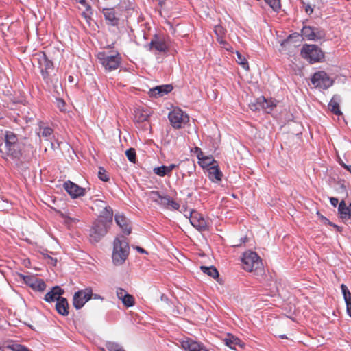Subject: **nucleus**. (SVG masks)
I'll return each instance as SVG.
<instances>
[{
  "mask_svg": "<svg viewBox=\"0 0 351 351\" xmlns=\"http://www.w3.org/2000/svg\"><path fill=\"white\" fill-rule=\"evenodd\" d=\"M132 12L133 8L126 2L121 3L114 8H104L102 11L106 23L112 26H117L121 16L127 19Z\"/></svg>",
  "mask_w": 351,
  "mask_h": 351,
  "instance_id": "f257e3e1",
  "label": "nucleus"
},
{
  "mask_svg": "<svg viewBox=\"0 0 351 351\" xmlns=\"http://www.w3.org/2000/svg\"><path fill=\"white\" fill-rule=\"evenodd\" d=\"M42 77L49 88H55L58 79L56 75H53L54 67L53 62L48 59L45 52H39L36 54Z\"/></svg>",
  "mask_w": 351,
  "mask_h": 351,
  "instance_id": "f03ea898",
  "label": "nucleus"
},
{
  "mask_svg": "<svg viewBox=\"0 0 351 351\" xmlns=\"http://www.w3.org/2000/svg\"><path fill=\"white\" fill-rule=\"evenodd\" d=\"M111 223L102 219L95 220L89 228V243L99 242L106 234Z\"/></svg>",
  "mask_w": 351,
  "mask_h": 351,
  "instance_id": "7ed1b4c3",
  "label": "nucleus"
},
{
  "mask_svg": "<svg viewBox=\"0 0 351 351\" xmlns=\"http://www.w3.org/2000/svg\"><path fill=\"white\" fill-rule=\"evenodd\" d=\"M5 145L3 147V152L1 153L2 157L11 156L14 158H19L21 156L17 136L11 132H8L5 136Z\"/></svg>",
  "mask_w": 351,
  "mask_h": 351,
  "instance_id": "20e7f679",
  "label": "nucleus"
},
{
  "mask_svg": "<svg viewBox=\"0 0 351 351\" xmlns=\"http://www.w3.org/2000/svg\"><path fill=\"white\" fill-rule=\"evenodd\" d=\"M91 208L98 219H102L106 221H112L113 211L112 209L107 205L106 202L100 199H95L91 201Z\"/></svg>",
  "mask_w": 351,
  "mask_h": 351,
  "instance_id": "39448f33",
  "label": "nucleus"
},
{
  "mask_svg": "<svg viewBox=\"0 0 351 351\" xmlns=\"http://www.w3.org/2000/svg\"><path fill=\"white\" fill-rule=\"evenodd\" d=\"M129 249L127 242L121 241L119 238L114 239L112 256L114 265H121L125 262L129 254Z\"/></svg>",
  "mask_w": 351,
  "mask_h": 351,
  "instance_id": "423d86ee",
  "label": "nucleus"
},
{
  "mask_svg": "<svg viewBox=\"0 0 351 351\" xmlns=\"http://www.w3.org/2000/svg\"><path fill=\"white\" fill-rule=\"evenodd\" d=\"M301 56L311 64L321 62L324 58V53L318 46L308 44L303 45Z\"/></svg>",
  "mask_w": 351,
  "mask_h": 351,
  "instance_id": "0eeeda50",
  "label": "nucleus"
},
{
  "mask_svg": "<svg viewBox=\"0 0 351 351\" xmlns=\"http://www.w3.org/2000/svg\"><path fill=\"white\" fill-rule=\"evenodd\" d=\"M241 261L243 269L250 272L260 269L263 265L261 258L252 251L243 253Z\"/></svg>",
  "mask_w": 351,
  "mask_h": 351,
  "instance_id": "6e6552de",
  "label": "nucleus"
},
{
  "mask_svg": "<svg viewBox=\"0 0 351 351\" xmlns=\"http://www.w3.org/2000/svg\"><path fill=\"white\" fill-rule=\"evenodd\" d=\"M97 58L106 70L112 71L117 69L121 62V57L119 53L115 55H106L104 52H99Z\"/></svg>",
  "mask_w": 351,
  "mask_h": 351,
  "instance_id": "1a4fd4ad",
  "label": "nucleus"
},
{
  "mask_svg": "<svg viewBox=\"0 0 351 351\" xmlns=\"http://www.w3.org/2000/svg\"><path fill=\"white\" fill-rule=\"evenodd\" d=\"M169 120L171 125L179 129L189 121V117L180 108H175L169 113Z\"/></svg>",
  "mask_w": 351,
  "mask_h": 351,
  "instance_id": "9d476101",
  "label": "nucleus"
},
{
  "mask_svg": "<svg viewBox=\"0 0 351 351\" xmlns=\"http://www.w3.org/2000/svg\"><path fill=\"white\" fill-rule=\"evenodd\" d=\"M311 82L315 87L327 89L333 84V81L324 71H318L313 75Z\"/></svg>",
  "mask_w": 351,
  "mask_h": 351,
  "instance_id": "9b49d317",
  "label": "nucleus"
},
{
  "mask_svg": "<svg viewBox=\"0 0 351 351\" xmlns=\"http://www.w3.org/2000/svg\"><path fill=\"white\" fill-rule=\"evenodd\" d=\"M19 277L33 290L43 291L46 288V284L44 280L35 276L20 274Z\"/></svg>",
  "mask_w": 351,
  "mask_h": 351,
  "instance_id": "f8f14e48",
  "label": "nucleus"
},
{
  "mask_svg": "<svg viewBox=\"0 0 351 351\" xmlns=\"http://www.w3.org/2000/svg\"><path fill=\"white\" fill-rule=\"evenodd\" d=\"M149 50L154 51L156 54L167 53L169 51V46L165 38L155 36L149 43Z\"/></svg>",
  "mask_w": 351,
  "mask_h": 351,
  "instance_id": "ddd939ff",
  "label": "nucleus"
},
{
  "mask_svg": "<svg viewBox=\"0 0 351 351\" xmlns=\"http://www.w3.org/2000/svg\"><path fill=\"white\" fill-rule=\"evenodd\" d=\"M189 219L191 225L199 231H206L208 230L207 222L199 213L195 210L191 211Z\"/></svg>",
  "mask_w": 351,
  "mask_h": 351,
  "instance_id": "4468645a",
  "label": "nucleus"
},
{
  "mask_svg": "<svg viewBox=\"0 0 351 351\" xmlns=\"http://www.w3.org/2000/svg\"><path fill=\"white\" fill-rule=\"evenodd\" d=\"M302 34L309 40L322 39L325 36V33L322 29L311 26H304L302 29Z\"/></svg>",
  "mask_w": 351,
  "mask_h": 351,
  "instance_id": "2eb2a0df",
  "label": "nucleus"
},
{
  "mask_svg": "<svg viewBox=\"0 0 351 351\" xmlns=\"http://www.w3.org/2000/svg\"><path fill=\"white\" fill-rule=\"evenodd\" d=\"M181 346L184 350L188 351H208L202 344L190 338L182 340Z\"/></svg>",
  "mask_w": 351,
  "mask_h": 351,
  "instance_id": "dca6fc26",
  "label": "nucleus"
},
{
  "mask_svg": "<svg viewBox=\"0 0 351 351\" xmlns=\"http://www.w3.org/2000/svg\"><path fill=\"white\" fill-rule=\"evenodd\" d=\"M64 188L66 191L73 198H76L81 195H83L85 192V189L80 187L75 183L68 181L64 184Z\"/></svg>",
  "mask_w": 351,
  "mask_h": 351,
  "instance_id": "f3484780",
  "label": "nucleus"
},
{
  "mask_svg": "<svg viewBox=\"0 0 351 351\" xmlns=\"http://www.w3.org/2000/svg\"><path fill=\"white\" fill-rule=\"evenodd\" d=\"M173 88L171 84L156 86L149 90V95L154 97H162L171 92Z\"/></svg>",
  "mask_w": 351,
  "mask_h": 351,
  "instance_id": "a211bd4d",
  "label": "nucleus"
},
{
  "mask_svg": "<svg viewBox=\"0 0 351 351\" xmlns=\"http://www.w3.org/2000/svg\"><path fill=\"white\" fill-rule=\"evenodd\" d=\"M114 220L117 226L121 229L122 232L125 234H130L131 232V227L128 219L122 213H116Z\"/></svg>",
  "mask_w": 351,
  "mask_h": 351,
  "instance_id": "6ab92c4d",
  "label": "nucleus"
},
{
  "mask_svg": "<svg viewBox=\"0 0 351 351\" xmlns=\"http://www.w3.org/2000/svg\"><path fill=\"white\" fill-rule=\"evenodd\" d=\"M88 302V293L86 290L76 292L73 295V304L76 309H80Z\"/></svg>",
  "mask_w": 351,
  "mask_h": 351,
  "instance_id": "aec40b11",
  "label": "nucleus"
},
{
  "mask_svg": "<svg viewBox=\"0 0 351 351\" xmlns=\"http://www.w3.org/2000/svg\"><path fill=\"white\" fill-rule=\"evenodd\" d=\"M150 113L147 110L137 108L134 112V121L138 123H145V128H150L149 123H146L149 117Z\"/></svg>",
  "mask_w": 351,
  "mask_h": 351,
  "instance_id": "412c9836",
  "label": "nucleus"
},
{
  "mask_svg": "<svg viewBox=\"0 0 351 351\" xmlns=\"http://www.w3.org/2000/svg\"><path fill=\"white\" fill-rule=\"evenodd\" d=\"M338 213L342 220H351V203L347 204L344 200H341L339 204Z\"/></svg>",
  "mask_w": 351,
  "mask_h": 351,
  "instance_id": "4be33fe9",
  "label": "nucleus"
},
{
  "mask_svg": "<svg viewBox=\"0 0 351 351\" xmlns=\"http://www.w3.org/2000/svg\"><path fill=\"white\" fill-rule=\"evenodd\" d=\"M64 293V291L58 286H56L51 289L50 291L45 295V300L47 302H53L60 299L61 295Z\"/></svg>",
  "mask_w": 351,
  "mask_h": 351,
  "instance_id": "5701e85b",
  "label": "nucleus"
},
{
  "mask_svg": "<svg viewBox=\"0 0 351 351\" xmlns=\"http://www.w3.org/2000/svg\"><path fill=\"white\" fill-rule=\"evenodd\" d=\"M1 351H31L27 347L16 343L13 341H6L2 343Z\"/></svg>",
  "mask_w": 351,
  "mask_h": 351,
  "instance_id": "b1692460",
  "label": "nucleus"
},
{
  "mask_svg": "<svg viewBox=\"0 0 351 351\" xmlns=\"http://www.w3.org/2000/svg\"><path fill=\"white\" fill-rule=\"evenodd\" d=\"M340 96L334 95L328 104V109L335 115H341L342 112L339 108Z\"/></svg>",
  "mask_w": 351,
  "mask_h": 351,
  "instance_id": "393cba45",
  "label": "nucleus"
},
{
  "mask_svg": "<svg viewBox=\"0 0 351 351\" xmlns=\"http://www.w3.org/2000/svg\"><path fill=\"white\" fill-rule=\"evenodd\" d=\"M56 309L59 314L64 316L67 315L69 314V304L67 300L64 298L58 299L56 304Z\"/></svg>",
  "mask_w": 351,
  "mask_h": 351,
  "instance_id": "a878e982",
  "label": "nucleus"
},
{
  "mask_svg": "<svg viewBox=\"0 0 351 351\" xmlns=\"http://www.w3.org/2000/svg\"><path fill=\"white\" fill-rule=\"evenodd\" d=\"M223 341L225 344L231 349L235 350L237 346L240 347L243 346L241 340L231 334H228L227 337L223 339Z\"/></svg>",
  "mask_w": 351,
  "mask_h": 351,
  "instance_id": "bb28decb",
  "label": "nucleus"
},
{
  "mask_svg": "<svg viewBox=\"0 0 351 351\" xmlns=\"http://www.w3.org/2000/svg\"><path fill=\"white\" fill-rule=\"evenodd\" d=\"M222 176L223 174L217 165L211 166L208 169V178L211 181H221Z\"/></svg>",
  "mask_w": 351,
  "mask_h": 351,
  "instance_id": "cd10ccee",
  "label": "nucleus"
},
{
  "mask_svg": "<svg viewBox=\"0 0 351 351\" xmlns=\"http://www.w3.org/2000/svg\"><path fill=\"white\" fill-rule=\"evenodd\" d=\"M258 102L267 113L271 111L273 108L276 106V104L273 100L266 99L264 97L258 99Z\"/></svg>",
  "mask_w": 351,
  "mask_h": 351,
  "instance_id": "c85d7f7f",
  "label": "nucleus"
},
{
  "mask_svg": "<svg viewBox=\"0 0 351 351\" xmlns=\"http://www.w3.org/2000/svg\"><path fill=\"white\" fill-rule=\"evenodd\" d=\"M200 269L202 271L208 276L213 278L214 279L219 277V272L217 269L214 266L206 267V266H201Z\"/></svg>",
  "mask_w": 351,
  "mask_h": 351,
  "instance_id": "c756f323",
  "label": "nucleus"
},
{
  "mask_svg": "<svg viewBox=\"0 0 351 351\" xmlns=\"http://www.w3.org/2000/svg\"><path fill=\"white\" fill-rule=\"evenodd\" d=\"M153 172L160 177H164L165 176H169L171 174L169 171L168 167L165 165H162L160 167H154L153 169Z\"/></svg>",
  "mask_w": 351,
  "mask_h": 351,
  "instance_id": "7c9ffc66",
  "label": "nucleus"
},
{
  "mask_svg": "<svg viewBox=\"0 0 351 351\" xmlns=\"http://www.w3.org/2000/svg\"><path fill=\"white\" fill-rule=\"evenodd\" d=\"M236 54L237 57V62L241 65L245 70H249L248 62L245 58L238 51H236Z\"/></svg>",
  "mask_w": 351,
  "mask_h": 351,
  "instance_id": "2f4dec72",
  "label": "nucleus"
},
{
  "mask_svg": "<svg viewBox=\"0 0 351 351\" xmlns=\"http://www.w3.org/2000/svg\"><path fill=\"white\" fill-rule=\"evenodd\" d=\"M213 162H216L212 156H204L202 155V158L199 160V164L202 167H208L213 165Z\"/></svg>",
  "mask_w": 351,
  "mask_h": 351,
  "instance_id": "473e14b6",
  "label": "nucleus"
},
{
  "mask_svg": "<svg viewBox=\"0 0 351 351\" xmlns=\"http://www.w3.org/2000/svg\"><path fill=\"white\" fill-rule=\"evenodd\" d=\"M162 195L158 191H152L148 193L149 198L158 205Z\"/></svg>",
  "mask_w": 351,
  "mask_h": 351,
  "instance_id": "72a5a7b5",
  "label": "nucleus"
},
{
  "mask_svg": "<svg viewBox=\"0 0 351 351\" xmlns=\"http://www.w3.org/2000/svg\"><path fill=\"white\" fill-rule=\"evenodd\" d=\"M106 346L108 351H125L121 345L115 342H107Z\"/></svg>",
  "mask_w": 351,
  "mask_h": 351,
  "instance_id": "f704fd0d",
  "label": "nucleus"
},
{
  "mask_svg": "<svg viewBox=\"0 0 351 351\" xmlns=\"http://www.w3.org/2000/svg\"><path fill=\"white\" fill-rule=\"evenodd\" d=\"M122 302L125 306L131 307L134 305V298L132 295L126 293L124 295V298H122Z\"/></svg>",
  "mask_w": 351,
  "mask_h": 351,
  "instance_id": "c9c22d12",
  "label": "nucleus"
},
{
  "mask_svg": "<svg viewBox=\"0 0 351 351\" xmlns=\"http://www.w3.org/2000/svg\"><path fill=\"white\" fill-rule=\"evenodd\" d=\"M128 160L134 164L136 162V153L134 148H130L125 151Z\"/></svg>",
  "mask_w": 351,
  "mask_h": 351,
  "instance_id": "e433bc0d",
  "label": "nucleus"
},
{
  "mask_svg": "<svg viewBox=\"0 0 351 351\" xmlns=\"http://www.w3.org/2000/svg\"><path fill=\"white\" fill-rule=\"evenodd\" d=\"M98 178L103 182H108L110 180L109 175L106 169L102 167H99Z\"/></svg>",
  "mask_w": 351,
  "mask_h": 351,
  "instance_id": "4c0bfd02",
  "label": "nucleus"
},
{
  "mask_svg": "<svg viewBox=\"0 0 351 351\" xmlns=\"http://www.w3.org/2000/svg\"><path fill=\"white\" fill-rule=\"evenodd\" d=\"M214 31L217 35V40L222 42V38H223L226 34V29L221 25H216Z\"/></svg>",
  "mask_w": 351,
  "mask_h": 351,
  "instance_id": "58836bf2",
  "label": "nucleus"
},
{
  "mask_svg": "<svg viewBox=\"0 0 351 351\" xmlns=\"http://www.w3.org/2000/svg\"><path fill=\"white\" fill-rule=\"evenodd\" d=\"M274 11L278 12L281 8L280 0H265Z\"/></svg>",
  "mask_w": 351,
  "mask_h": 351,
  "instance_id": "ea45409f",
  "label": "nucleus"
},
{
  "mask_svg": "<svg viewBox=\"0 0 351 351\" xmlns=\"http://www.w3.org/2000/svg\"><path fill=\"white\" fill-rule=\"evenodd\" d=\"M170 196L167 195H162L158 205L167 209L168 208V204L170 202Z\"/></svg>",
  "mask_w": 351,
  "mask_h": 351,
  "instance_id": "a19ab883",
  "label": "nucleus"
},
{
  "mask_svg": "<svg viewBox=\"0 0 351 351\" xmlns=\"http://www.w3.org/2000/svg\"><path fill=\"white\" fill-rule=\"evenodd\" d=\"M56 104L61 112H64L66 110V103L62 99L56 98Z\"/></svg>",
  "mask_w": 351,
  "mask_h": 351,
  "instance_id": "79ce46f5",
  "label": "nucleus"
},
{
  "mask_svg": "<svg viewBox=\"0 0 351 351\" xmlns=\"http://www.w3.org/2000/svg\"><path fill=\"white\" fill-rule=\"evenodd\" d=\"M180 207V204L178 203L177 202H176L175 200H173L171 197L170 202H169V203L168 204V208L167 209L172 210H178Z\"/></svg>",
  "mask_w": 351,
  "mask_h": 351,
  "instance_id": "37998d69",
  "label": "nucleus"
},
{
  "mask_svg": "<svg viewBox=\"0 0 351 351\" xmlns=\"http://www.w3.org/2000/svg\"><path fill=\"white\" fill-rule=\"evenodd\" d=\"M341 292L343 293L344 300L351 298V293L349 291V289H348L346 285H345L344 284H342L341 285Z\"/></svg>",
  "mask_w": 351,
  "mask_h": 351,
  "instance_id": "c03bdc74",
  "label": "nucleus"
},
{
  "mask_svg": "<svg viewBox=\"0 0 351 351\" xmlns=\"http://www.w3.org/2000/svg\"><path fill=\"white\" fill-rule=\"evenodd\" d=\"M53 133V130L51 128L46 127L41 131V136L47 138L50 136Z\"/></svg>",
  "mask_w": 351,
  "mask_h": 351,
  "instance_id": "a18cd8bd",
  "label": "nucleus"
},
{
  "mask_svg": "<svg viewBox=\"0 0 351 351\" xmlns=\"http://www.w3.org/2000/svg\"><path fill=\"white\" fill-rule=\"evenodd\" d=\"M304 11L308 15H311L313 12V8L308 3H305L302 2Z\"/></svg>",
  "mask_w": 351,
  "mask_h": 351,
  "instance_id": "49530a36",
  "label": "nucleus"
},
{
  "mask_svg": "<svg viewBox=\"0 0 351 351\" xmlns=\"http://www.w3.org/2000/svg\"><path fill=\"white\" fill-rule=\"evenodd\" d=\"M192 152L196 155L198 160H201L202 158V155L204 154L203 152L199 147H195Z\"/></svg>",
  "mask_w": 351,
  "mask_h": 351,
  "instance_id": "de8ad7c7",
  "label": "nucleus"
},
{
  "mask_svg": "<svg viewBox=\"0 0 351 351\" xmlns=\"http://www.w3.org/2000/svg\"><path fill=\"white\" fill-rule=\"evenodd\" d=\"M317 215H318L319 218L322 221V222L326 225H332V222L329 221L326 217L323 216L319 212L317 213Z\"/></svg>",
  "mask_w": 351,
  "mask_h": 351,
  "instance_id": "09e8293b",
  "label": "nucleus"
},
{
  "mask_svg": "<svg viewBox=\"0 0 351 351\" xmlns=\"http://www.w3.org/2000/svg\"><path fill=\"white\" fill-rule=\"evenodd\" d=\"M127 293V291L122 289L118 288L117 290V295L119 300L122 301V298H124V295Z\"/></svg>",
  "mask_w": 351,
  "mask_h": 351,
  "instance_id": "8fccbe9b",
  "label": "nucleus"
},
{
  "mask_svg": "<svg viewBox=\"0 0 351 351\" xmlns=\"http://www.w3.org/2000/svg\"><path fill=\"white\" fill-rule=\"evenodd\" d=\"M88 298H89V301L93 299H99L102 302L104 300V298L101 296H100L99 295L93 293L92 290L90 289H89Z\"/></svg>",
  "mask_w": 351,
  "mask_h": 351,
  "instance_id": "3c124183",
  "label": "nucleus"
},
{
  "mask_svg": "<svg viewBox=\"0 0 351 351\" xmlns=\"http://www.w3.org/2000/svg\"><path fill=\"white\" fill-rule=\"evenodd\" d=\"M348 315L351 317V298L345 299Z\"/></svg>",
  "mask_w": 351,
  "mask_h": 351,
  "instance_id": "603ef678",
  "label": "nucleus"
},
{
  "mask_svg": "<svg viewBox=\"0 0 351 351\" xmlns=\"http://www.w3.org/2000/svg\"><path fill=\"white\" fill-rule=\"evenodd\" d=\"M217 41L220 43L221 47H223V48H225L228 51L230 50L229 45H228V43L226 40H223V38H222V42L221 40H217Z\"/></svg>",
  "mask_w": 351,
  "mask_h": 351,
  "instance_id": "864d4df0",
  "label": "nucleus"
},
{
  "mask_svg": "<svg viewBox=\"0 0 351 351\" xmlns=\"http://www.w3.org/2000/svg\"><path fill=\"white\" fill-rule=\"evenodd\" d=\"M330 204H331L333 206H335H335L338 204V203H339V200H338V199H337V198H336V197H330Z\"/></svg>",
  "mask_w": 351,
  "mask_h": 351,
  "instance_id": "5fc2aeb1",
  "label": "nucleus"
},
{
  "mask_svg": "<svg viewBox=\"0 0 351 351\" xmlns=\"http://www.w3.org/2000/svg\"><path fill=\"white\" fill-rule=\"evenodd\" d=\"M341 167H343L345 169L349 171L351 173V165H347L343 162H339Z\"/></svg>",
  "mask_w": 351,
  "mask_h": 351,
  "instance_id": "6e6d98bb",
  "label": "nucleus"
},
{
  "mask_svg": "<svg viewBox=\"0 0 351 351\" xmlns=\"http://www.w3.org/2000/svg\"><path fill=\"white\" fill-rule=\"evenodd\" d=\"M330 226L334 227L337 230V231H338L339 232H341L342 230H343V228L342 227H340V226H337V225H336V224H335L333 223H332V225H330Z\"/></svg>",
  "mask_w": 351,
  "mask_h": 351,
  "instance_id": "4d7b16f0",
  "label": "nucleus"
},
{
  "mask_svg": "<svg viewBox=\"0 0 351 351\" xmlns=\"http://www.w3.org/2000/svg\"><path fill=\"white\" fill-rule=\"evenodd\" d=\"M168 167V169H169V171H170V173H171V171L178 167L177 165L176 164H171L170 165L167 166Z\"/></svg>",
  "mask_w": 351,
  "mask_h": 351,
  "instance_id": "13d9d810",
  "label": "nucleus"
},
{
  "mask_svg": "<svg viewBox=\"0 0 351 351\" xmlns=\"http://www.w3.org/2000/svg\"><path fill=\"white\" fill-rule=\"evenodd\" d=\"M136 250L138 252H139L142 254H147V252L141 247H136Z\"/></svg>",
  "mask_w": 351,
  "mask_h": 351,
  "instance_id": "bf43d9fd",
  "label": "nucleus"
},
{
  "mask_svg": "<svg viewBox=\"0 0 351 351\" xmlns=\"http://www.w3.org/2000/svg\"><path fill=\"white\" fill-rule=\"evenodd\" d=\"M3 140L2 138H0V153H3Z\"/></svg>",
  "mask_w": 351,
  "mask_h": 351,
  "instance_id": "052dcab7",
  "label": "nucleus"
},
{
  "mask_svg": "<svg viewBox=\"0 0 351 351\" xmlns=\"http://www.w3.org/2000/svg\"><path fill=\"white\" fill-rule=\"evenodd\" d=\"M82 16L88 22V15L85 12H82Z\"/></svg>",
  "mask_w": 351,
  "mask_h": 351,
  "instance_id": "680f3d73",
  "label": "nucleus"
},
{
  "mask_svg": "<svg viewBox=\"0 0 351 351\" xmlns=\"http://www.w3.org/2000/svg\"><path fill=\"white\" fill-rule=\"evenodd\" d=\"M68 81L70 82V83H74L75 82V80H74V77L71 75H69L68 77Z\"/></svg>",
  "mask_w": 351,
  "mask_h": 351,
  "instance_id": "e2e57ef3",
  "label": "nucleus"
},
{
  "mask_svg": "<svg viewBox=\"0 0 351 351\" xmlns=\"http://www.w3.org/2000/svg\"><path fill=\"white\" fill-rule=\"evenodd\" d=\"M241 243H245L247 241V238L246 237L241 238Z\"/></svg>",
  "mask_w": 351,
  "mask_h": 351,
  "instance_id": "0e129e2a",
  "label": "nucleus"
},
{
  "mask_svg": "<svg viewBox=\"0 0 351 351\" xmlns=\"http://www.w3.org/2000/svg\"><path fill=\"white\" fill-rule=\"evenodd\" d=\"M279 337L281 339H287V337L286 336V335H281Z\"/></svg>",
  "mask_w": 351,
  "mask_h": 351,
  "instance_id": "69168bd1",
  "label": "nucleus"
},
{
  "mask_svg": "<svg viewBox=\"0 0 351 351\" xmlns=\"http://www.w3.org/2000/svg\"><path fill=\"white\" fill-rule=\"evenodd\" d=\"M77 1H78L79 3H82V4H84L85 3V0H76Z\"/></svg>",
  "mask_w": 351,
  "mask_h": 351,
  "instance_id": "338daca9",
  "label": "nucleus"
},
{
  "mask_svg": "<svg viewBox=\"0 0 351 351\" xmlns=\"http://www.w3.org/2000/svg\"><path fill=\"white\" fill-rule=\"evenodd\" d=\"M0 350L1 351L2 350V346H0Z\"/></svg>",
  "mask_w": 351,
  "mask_h": 351,
  "instance_id": "774afa93",
  "label": "nucleus"
}]
</instances>
